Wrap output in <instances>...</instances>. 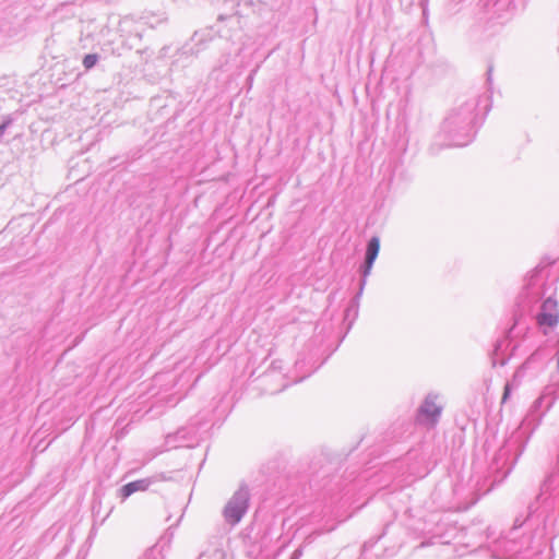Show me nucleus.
Here are the masks:
<instances>
[{
  "instance_id": "3",
  "label": "nucleus",
  "mask_w": 559,
  "mask_h": 559,
  "mask_svg": "<svg viewBox=\"0 0 559 559\" xmlns=\"http://www.w3.org/2000/svg\"><path fill=\"white\" fill-rule=\"evenodd\" d=\"M150 486L148 479H139L124 485L120 489V496L126 499L136 491H145Z\"/></svg>"
},
{
  "instance_id": "1",
  "label": "nucleus",
  "mask_w": 559,
  "mask_h": 559,
  "mask_svg": "<svg viewBox=\"0 0 559 559\" xmlns=\"http://www.w3.org/2000/svg\"><path fill=\"white\" fill-rule=\"evenodd\" d=\"M249 495L245 490L235 492L225 507L224 516L231 525L238 523L247 511Z\"/></svg>"
},
{
  "instance_id": "6",
  "label": "nucleus",
  "mask_w": 559,
  "mask_h": 559,
  "mask_svg": "<svg viewBox=\"0 0 559 559\" xmlns=\"http://www.w3.org/2000/svg\"><path fill=\"white\" fill-rule=\"evenodd\" d=\"M97 55H94V53H91V55H86L83 59V66L86 68V69H91L93 68L96 62H97Z\"/></svg>"
},
{
  "instance_id": "5",
  "label": "nucleus",
  "mask_w": 559,
  "mask_h": 559,
  "mask_svg": "<svg viewBox=\"0 0 559 559\" xmlns=\"http://www.w3.org/2000/svg\"><path fill=\"white\" fill-rule=\"evenodd\" d=\"M440 413L441 408L433 400H426L421 406V414L432 421L436 420Z\"/></svg>"
},
{
  "instance_id": "4",
  "label": "nucleus",
  "mask_w": 559,
  "mask_h": 559,
  "mask_svg": "<svg viewBox=\"0 0 559 559\" xmlns=\"http://www.w3.org/2000/svg\"><path fill=\"white\" fill-rule=\"evenodd\" d=\"M380 250V240L378 237H372L368 243L366 252V273L370 271L374 260L378 257Z\"/></svg>"
},
{
  "instance_id": "7",
  "label": "nucleus",
  "mask_w": 559,
  "mask_h": 559,
  "mask_svg": "<svg viewBox=\"0 0 559 559\" xmlns=\"http://www.w3.org/2000/svg\"><path fill=\"white\" fill-rule=\"evenodd\" d=\"M508 394H509V386L507 385L506 389H504L503 400L508 396Z\"/></svg>"
},
{
  "instance_id": "2",
  "label": "nucleus",
  "mask_w": 559,
  "mask_h": 559,
  "mask_svg": "<svg viewBox=\"0 0 559 559\" xmlns=\"http://www.w3.org/2000/svg\"><path fill=\"white\" fill-rule=\"evenodd\" d=\"M538 322L542 325L555 326L559 322L558 302L552 298H547L538 316Z\"/></svg>"
}]
</instances>
